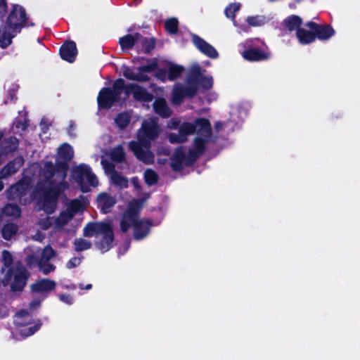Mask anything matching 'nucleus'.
I'll return each mask as SVG.
<instances>
[{
	"instance_id": "f257e3e1",
	"label": "nucleus",
	"mask_w": 360,
	"mask_h": 360,
	"mask_svg": "<svg viewBox=\"0 0 360 360\" xmlns=\"http://www.w3.org/2000/svg\"><path fill=\"white\" fill-rule=\"evenodd\" d=\"M196 132V138L194 141L195 148L187 153L183 148L177 149L174 155L172 167L175 170L180 169L184 165H191L195 159L203 151L205 145L211 137V126L206 119H198L194 124L190 122L183 123L178 133H171L168 135V139L171 143L185 142L188 136Z\"/></svg>"
},
{
	"instance_id": "f03ea898",
	"label": "nucleus",
	"mask_w": 360,
	"mask_h": 360,
	"mask_svg": "<svg viewBox=\"0 0 360 360\" xmlns=\"http://www.w3.org/2000/svg\"><path fill=\"white\" fill-rule=\"evenodd\" d=\"M53 165L49 163H46L42 169V176L49 184V190L44 195L42 209L49 214L55 211L58 195L68 186L65 180L66 165L62 164L57 172L53 173Z\"/></svg>"
},
{
	"instance_id": "7ed1b4c3",
	"label": "nucleus",
	"mask_w": 360,
	"mask_h": 360,
	"mask_svg": "<svg viewBox=\"0 0 360 360\" xmlns=\"http://www.w3.org/2000/svg\"><path fill=\"white\" fill-rule=\"evenodd\" d=\"M130 94L135 97L134 84L118 79L111 87L101 89L97 96L98 106L101 109H109L114 105H122L126 103Z\"/></svg>"
},
{
	"instance_id": "20e7f679",
	"label": "nucleus",
	"mask_w": 360,
	"mask_h": 360,
	"mask_svg": "<svg viewBox=\"0 0 360 360\" xmlns=\"http://www.w3.org/2000/svg\"><path fill=\"white\" fill-rule=\"evenodd\" d=\"M161 132L157 118L151 117L143 121L139 131L136 142V158L145 164H151L154 161V155L150 151L151 143Z\"/></svg>"
},
{
	"instance_id": "39448f33",
	"label": "nucleus",
	"mask_w": 360,
	"mask_h": 360,
	"mask_svg": "<svg viewBox=\"0 0 360 360\" xmlns=\"http://www.w3.org/2000/svg\"><path fill=\"white\" fill-rule=\"evenodd\" d=\"M192 77L188 79L186 86L181 84L175 85L172 93V103L179 104L182 102L184 96H193L200 86L204 89H209L213 85L212 76H204L199 65L192 67Z\"/></svg>"
},
{
	"instance_id": "423d86ee",
	"label": "nucleus",
	"mask_w": 360,
	"mask_h": 360,
	"mask_svg": "<svg viewBox=\"0 0 360 360\" xmlns=\"http://www.w3.org/2000/svg\"><path fill=\"white\" fill-rule=\"evenodd\" d=\"M1 262L3 264L1 271L4 272L8 269L2 281L3 285H11L13 291H22L29 277V273L26 269L21 265L10 268L13 264V258L11 253L6 250L2 251Z\"/></svg>"
},
{
	"instance_id": "0eeeda50",
	"label": "nucleus",
	"mask_w": 360,
	"mask_h": 360,
	"mask_svg": "<svg viewBox=\"0 0 360 360\" xmlns=\"http://www.w3.org/2000/svg\"><path fill=\"white\" fill-rule=\"evenodd\" d=\"M27 20L25 9L19 5H14L6 22L0 27V46L6 48L25 25Z\"/></svg>"
},
{
	"instance_id": "6e6552de",
	"label": "nucleus",
	"mask_w": 360,
	"mask_h": 360,
	"mask_svg": "<svg viewBox=\"0 0 360 360\" xmlns=\"http://www.w3.org/2000/svg\"><path fill=\"white\" fill-rule=\"evenodd\" d=\"M84 235L87 237L95 236L96 246L103 252H107L112 246L114 234L109 223H89L84 228Z\"/></svg>"
},
{
	"instance_id": "1a4fd4ad",
	"label": "nucleus",
	"mask_w": 360,
	"mask_h": 360,
	"mask_svg": "<svg viewBox=\"0 0 360 360\" xmlns=\"http://www.w3.org/2000/svg\"><path fill=\"white\" fill-rule=\"evenodd\" d=\"M56 256V252L50 245L27 252L25 261L30 267L37 266L44 274L53 272L56 267L49 262Z\"/></svg>"
},
{
	"instance_id": "9d476101",
	"label": "nucleus",
	"mask_w": 360,
	"mask_h": 360,
	"mask_svg": "<svg viewBox=\"0 0 360 360\" xmlns=\"http://www.w3.org/2000/svg\"><path fill=\"white\" fill-rule=\"evenodd\" d=\"M72 176L84 193L89 191L91 187L98 185L96 176L92 172L91 167L85 164L75 167L72 170Z\"/></svg>"
},
{
	"instance_id": "9b49d317",
	"label": "nucleus",
	"mask_w": 360,
	"mask_h": 360,
	"mask_svg": "<svg viewBox=\"0 0 360 360\" xmlns=\"http://www.w3.org/2000/svg\"><path fill=\"white\" fill-rule=\"evenodd\" d=\"M84 209V203L79 200H72L65 210L63 211L56 220V228L61 229L67 224L77 214L82 212Z\"/></svg>"
},
{
	"instance_id": "f8f14e48",
	"label": "nucleus",
	"mask_w": 360,
	"mask_h": 360,
	"mask_svg": "<svg viewBox=\"0 0 360 360\" xmlns=\"http://www.w3.org/2000/svg\"><path fill=\"white\" fill-rule=\"evenodd\" d=\"M30 190V179L25 178L15 184L10 186L6 191V197L9 200H19L22 203H27V200L24 198Z\"/></svg>"
},
{
	"instance_id": "ddd939ff",
	"label": "nucleus",
	"mask_w": 360,
	"mask_h": 360,
	"mask_svg": "<svg viewBox=\"0 0 360 360\" xmlns=\"http://www.w3.org/2000/svg\"><path fill=\"white\" fill-rule=\"evenodd\" d=\"M184 68L170 61H165L162 67L155 72V77L163 82L174 81L182 73Z\"/></svg>"
},
{
	"instance_id": "4468645a",
	"label": "nucleus",
	"mask_w": 360,
	"mask_h": 360,
	"mask_svg": "<svg viewBox=\"0 0 360 360\" xmlns=\"http://www.w3.org/2000/svg\"><path fill=\"white\" fill-rule=\"evenodd\" d=\"M120 224L123 233L135 229V205L133 202L129 203L127 210L123 212Z\"/></svg>"
},
{
	"instance_id": "2eb2a0df",
	"label": "nucleus",
	"mask_w": 360,
	"mask_h": 360,
	"mask_svg": "<svg viewBox=\"0 0 360 360\" xmlns=\"http://www.w3.org/2000/svg\"><path fill=\"white\" fill-rule=\"evenodd\" d=\"M192 41L195 47L203 54L211 58H217L218 52L211 44L205 41L203 39L195 34L192 35Z\"/></svg>"
},
{
	"instance_id": "dca6fc26",
	"label": "nucleus",
	"mask_w": 360,
	"mask_h": 360,
	"mask_svg": "<svg viewBox=\"0 0 360 360\" xmlns=\"http://www.w3.org/2000/svg\"><path fill=\"white\" fill-rule=\"evenodd\" d=\"M74 155L73 149L71 146L68 143H64L60 146L58 150V158L62 160L63 161H59L57 167H56L52 163L54 170L53 173L57 172V171L60 168V165L64 164L66 165V171L68 170V165L66 163L67 161L70 160ZM51 164V162H49Z\"/></svg>"
},
{
	"instance_id": "f3484780",
	"label": "nucleus",
	"mask_w": 360,
	"mask_h": 360,
	"mask_svg": "<svg viewBox=\"0 0 360 360\" xmlns=\"http://www.w3.org/2000/svg\"><path fill=\"white\" fill-rule=\"evenodd\" d=\"M158 63L156 59L147 60L146 63L139 67L136 72V80L146 81L148 79V74L157 70Z\"/></svg>"
},
{
	"instance_id": "a211bd4d",
	"label": "nucleus",
	"mask_w": 360,
	"mask_h": 360,
	"mask_svg": "<svg viewBox=\"0 0 360 360\" xmlns=\"http://www.w3.org/2000/svg\"><path fill=\"white\" fill-rule=\"evenodd\" d=\"M77 53L76 44L74 41H68L60 47V54L61 58L70 63L75 60Z\"/></svg>"
},
{
	"instance_id": "6ab92c4d",
	"label": "nucleus",
	"mask_w": 360,
	"mask_h": 360,
	"mask_svg": "<svg viewBox=\"0 0 360 360\" xmlns=\"http://www.w3.org/2000/svg\"><path fill=\"white\" fill-rule=\"evenodd\" d=\"M23 159L17 158L13 161L8 162L0 171V177L5 179L16 173L23 165Z\"/></svg>"
},
{
	"instance_id": "aec40b11",
	"label": "nucleus",
	"mask_w": 360,
	"mask_h": 360,
	"mask_svg": "<svg viewBox=\"0 0 360 360\" xmlns=\"http://www.w3.org/2000/svg\"><path fill=\"white\" fill-rule=\"evenodd\" d=\"M243 57L250 61H259L269 58L270 53L257 49L250 48L242 53Z\"/></svg>"
},
{
	"instance_id": "412c9836",
	"label": "nucleus",
	"mask_w": 360,
	"mask_h": 360,
	"mask_svg": "<svg viewBox=\"0 0 360 360\" xmlns=\"http://www.w3.org/2000/svg\"><path fill=\"white\" fill-rule=\"evenodd\" d=\"M20 294H0V317L5 318L9 314L12 301Z\"/></svg>"
},
{
	"instance_id": "4be33fe9",
	"label": "nucleus",
	"mask_w": 360,
	"mask_h": 360,
	"mask_svg": "<svg viewBox=\"0 0 360 360\" xmlns=\"http://www.w3.org/2000/svg\"><path fill=\"white\" fill-rule=\"evenodd\" d=\"M97 202L101 211L103 213H108L115 205L116 200L114 197L110 196L106 193H101L97 198Z\"/></svg>"
},
{
	"instance_id": "5701e85b",
	"label": "nucleus",
	"mask_w": 360,
	"mask_h": 360,
	"mask_svg": "<svg viewBox=\"0 0 360 360\" xmlns=\"http://www.w3.org/2000/svg\"><path fill=\"white\" fill-rule=\"evenodd\" d=\"M56 283L55 281L49 279H41L37 281L32 285V290L34 292H44L47 291H52L55 290Z\"/></svg>"
},
{
	"instance_id": "b1692460",
	"label": "nucleus",
	"mask_w": 360,
	"mask_h": 360,
	"mask_svg": "<svg viewBox=\"0 0 360 360\" xmlns=\"http://www.w3.org/2000/svg\"><path fill=\"white\" fill-rule=\"evenodd\" d=\"M152 223L148 219L136 217V240L144 238L150 232Z\"/></svg>"
},
{
	"instance_id": "393cba45",
	"label": "nucleus",
	"mask_w": 360,
	"mask_h": 360,
	"mask_svg": "<svg viewBox=\"0 0 360 360\" xmlns=\"http://www.w3.org/2000/svg\"><path fill=\"white\" fill-rule=\"evenodd\" d=\"M32 316L28 309L18 311L14 316V324L17 326H25L31 323Z\"/></svg>"
},
{
	"instance_id": "a878e982",
	"label": "nucleus",
	"mask_w": 360,
	"mask_h": 360,
	"mask_svg": "<svg viewBox=\"0 0 360 360\" xmlns=\"http://www.w3.org/2000/svg\"><path fill=\"white\" fill-rule=\"evenodd\" d=\"M18 146V139L15 137H11L8 140H4L1 143V151L0 152V165L1 164V155L8 154L15 150Z\"/></svg>"
},
{
	"instance_id": "bb28decb",
	"label": "nucleus",
	"mask_w": 360,
	"mask_h": 360,
	"mask_svg": "<svg viewBox=\"0 0 360 360\" xmlns=\"http://www.w3.org/2000/svg\"><path fill=\"white\" fill-rule=\"evenodd\" d=\"M153 107L155 112L162 117H168L171 115V110L167 106L165 100L163 98L155 100Z\"/></svg>"
},
{
	"instance_id": "cd10ccee",
	"label": "nucleus",
	"mask_w": 360,
	"mask_h": 360,
	"mask_svg": "<svg viewBox=\"0 0 360 360\" xmlns=\"http://www.w3.org/2000/svg\"><path fill=\"white\" fill-rule=\"evenodd\" d=\"M133 111L123 112L117 115L115 118V122L121 129L127 127L132 117Z\"/></svg>"
},
{
	"instance_id": "c85d7f7f",
	"label": "nucleus",
	"mask_w": 360,
	"mask_h": 360,
	"mask_svg": "<svg viewBox=\"0 0 360 360\" xmlns=\"http://www.w3.org/2000/svg\"><path fill=\"white\" fill-rule=\"evenodd\" d=\"M299 41L302 44H307L314 41L315 34L312 32L307 31L304 29H299L296 32Z\"/></svg>"
},
{
	"instance_id": "c756f323",
	"label": "nucleus",
	"mask_w": 360,
	"mask_h": 360,
	"mask_svg": "<svg viewBox=\"0 0 360 360\" xmlns=\"http://www.w3.org/2000/svg\"><path fill=\"white\" fill-rule=\"evenodd\" d=\"M284 23L286 28L289 31L291 32L296 30L297 32V30L300 29V27L302 24V20L297 15H292L286 18L284 21Z\"/></svg>"
},
{
	"instance_id": "7c9ffc66",
	"label": "nucleus",
	"mask_w": 360,
	"mask_h": 360,
	"mask_svg": "<svg viewBox=\"0 0 360 360\" xmlns=\"http://www.w3.org/2000/svg\"><path fill=\"white\" fill-rule=\"evenodd\" d=\"M136 44H141L144 52H150L155 47V40L153 38H144L138 37L136 34Z\"/></svg>"
},
{
	"instance_id": "2f4dec72",
	"label": "nucleus",
	"mask_w": 360,
	"mask_h": 360,
	"mask_svg": "<svg viewBox=\"0 0 360 360\" xmlns=\"http://www.w3.org/2000/svg\"><path fill=\"white\" fill-rule=\"evenodd\" d=\"M119 43L122 49L124 51H127L134 46L135 38L132 34H129L120 38Z\"/></svg>"
},
{
	"instance_id": "473e14b6",
	"label": "nucleus",
	"mask_w": 360,
	"mask_h": 360,
	"mask_svg": "<svg viewBox=\"0 0 360 360\" xmlns=\"http://www.w3.org/2000/svg\"><path fill=\"white\" fill-rule=\"evenodd\" d=\"M2 213L13 218H18L20 216L21 210L17 205L9 203L4 207Z\"/></svg>"
},
{
	"instance_id": "72a5a7b5",
	"label": "nucleus",
	"mask_w": 360,
	"mask_h": 360,
	"mask_svg": "<svg viewBox=\"0 0 360 360\" xmlns=\"http://www.w3.org/2000/svg\"><path fill=\"white\" fill-rule=\"evenodd\" d=\"M18 231V226L15 224H6L1 231L2 236L4 239L8 240L16 234Z\"/></svg>"
},
{
	"instance_id": "f704fd0d",
	"label": "nucleus",
	"mask_w": 360,
	"mask_h": 360,
	"mask_svg": "<svg viewBox=\"0 0 360 360\" xmlns=\"http://www.w3.org/2000/svg\"><path fill=\"white\" fill-rule=\"evenodd\" d=\"M149 193L143 191L136 184V210L141 207L145 202L149 198Z\"/></svg>"
},
{
	"instance_id": "c9c22d12",
	"label": "nucleus",
	"mask_w": 360,
	"mask_h": 360,
	"mask_svg": "<svg viewBox=\"0 0 360 360\" xmlns=\"http://www.w3.org/2000/svg\"><path fill=\"white\" fill-rule=\"evenodd\" d=\"M320 40H326L334 34V30L330 27H321L315 33Z\"/></svg>"
},
{
	"instance_id": "e433bc0d",
	"label": "nucleus",
	"mask_w": 360,
	"mask_h": 360,
	"mask_svg": "<svg viewBox=\"0 0 360 360\" xmlns=\"http://www.w3.org/2000/svg\"><path fill=\"white\" fill-rule=\"evenodd\" d=\"M110 179L114 184L121 188H124L127 186V179L117 172L112 173V175L110 176Z\"/></svg>"
},
{
	"instance_id": "4c0bfd02",
	"label": "nucleus",
	"mask_w": 360,
	"mask_h": 360,
	"mask_svg": "<svg viewBox=\"0 0 360 360\" xmlns=\"http://www.w3.org/2000/svg\"><path fill=\"white\" fill-rule=\"evenodd\" d=\"M75 250L77 252H81L88 250L91 248V243L89 240L83 238H77L74 242Z\"/></svg>"
},
{
	"instance_id": "58836bf2",
	"label": "nucleus",
	"mask_w": 360,
	"mask_h": 360,
	"mask_svg": "<svg viewBox=\"0 0 360 360\" xmlns=\"http://www.w3.org/2000/svg\"><path fill=\"white\" fill-rule=\"evenodd\" d=\"M120 72L126 79L132 81L131 83L135 85L134 82L135 80V72L133 67H129L123 65L120 68Z\"/></svg>"
},
{
	"instance_id": "ea45409f",
	"label": "nucleus",
	"mask_w": 360,
	"mask_h": 360,
	"mask_svg": "<svg viewBox=\"0 0 360 360\" xmlns=\"http://www.w3.org/2000/svg\"><path fill=\"white\" fill-rule=\"evenodd\" d=\"M246 21L251 26H262L267 22V20L264 16L257 15L248 17Z\"/></svg>"
},
{
	"instance_id": "a19ab883",
	"label": "nucleus",
	"mask_w": 360,
	"mask_h": 360,
	"mask_svg": "<svg viewBox=\"0 0 360 360\" xmlns=\"http://www.w3.org/2000/svg\"><path fill=\"white\" fill-rule=\"evenodd\" d=\"M144 179L148 185H153L158 181V174L153 170L148 169L144 173Z\"/></svg>"
},
{
	"instance_id": "79ce46f5",
	"label": "nucleus",
	"mask_w": 360,
	"mask_h": 360,
	"mask_svg": "<svg viewBox=\"0 0 360 360\" xmlns=\"http://www.w3.org/2000/svg\"><path fill=\"white\" fill-rule=\"evenodd\" d=\"M111 158L116 162H122L124 158V153L121 146L115 148L110 153Z\"/></svg>"
},
{
	"instance_id": "37998d69",
	"label": "nucleus",
	"mask_w": 360,
	"mask_h": 360,
	"mask_svg": "<svg viewBox=\"0 0 360 360\" xmlns=\"http://www.w3.org/2000/svg\"><path fill=\"white\" fill-rule=\"evenodd\" d=\"M240 8V4H231L225 10V14L227 18L234 19L235 13L239 11Z\"/></svg>"
},
{
	"instance_id": "c03bdc74",
	"label": "nucleus",
	"mask_w": 360,
	"mask_h": 360,
	"mask_svg": "<svg viewBox=\"0 0 360 360\" xmlns=\"http://www.w3.org/2000/svg\"><path fill=\"white\" fill-rule=\"evenodd\" d=\"M178 21L176 18H170L165 22L166 30L172 34L176 33Z\"/></svg>"
},
{
	"instance_id": "a18cd8bd",
	"label": "nucleus",
	"mask_w": 360,
	"mask_h": 360,
	"mask_svg": "<svg viewBox=\"0 0 360 360\" xmlns=\"http://www.w3.org/2000/svg\"><path fill=\"white\" fill-rule=\"evenodd\" d=\"M136 100L137 99H141L145 101H151L152 100V96L151 94L147 93L143 89L140 87L139 86L136 85Z\"/></svg>"
},
{
	"instance_id": "49530a36",
	"label": "nucleus",
	"mask_w": 360,
	"mask_h": 360,
	"mask_svg": "<svg viewBox=\"0 0 360 360\" xmlns=\"http://www.w3.org/2000/svg\"><path fill=\"white\" fill-rule=\"evenodd\" d=\"M101 165L103 166V169L105 170V172L109 174L110 176L112 175V173L117 172L115 170L114 165L109 160L102 158Z\"/></svg>"
},
{
	"instance_id": "de8ad7c7",
	"label": "nucleus",
	"mask_w": 360,
	"mask_h": 360,
	"mask_svg": "<svg viewBox=\"0 0 360 360\" xmlns=\"http://www.w3.org/2000/svg\"><path fill=\"white\" fill-rule=\"evenodd\" d=\"M46 298V296L33 299L28 304L29 310L31 311L38 309L41 304L42 301Z\"/></svg>"
},
{
	"instance_id": "09e8293b",
	"label": "nucleus",
	"mask_w": 360,
	"mask_h": 360,
	"mask_svg": "<svg viewBox=\"0 0 360 360\" xmlns=\"http://www.w3.org/2000/svg\"><path fill=\"white\" fill-rule=\"evenodd\" d=\"M38 224L41 229L43 230H47L51 227L52 221L50 217H46L44 219H40Z\"/></svg>"
},
{
	"instance_id": "8fccbe9b",
	"label": "nucleus",
	"mask_w": 360,
	"mask_h": 360,
	"mask_svg": "<svg viewBox=\"0 0 360 360\" xmlns=\"http://www.w3.org/2000/svg\"><path fill=\"white\" fill-rule=\"evenodd\" d=\"M41 322L39 320L33 326L28 328L26 336H30L34 334L41 326Z\"/></svg>"
},
{
	"instance_id": "3c124183",
	"label": "nucleus",
	"mask_w": 360,
	"mask_h": 360,
	"mask_svg": "<svg viewBox=\"0 0 360 360\" xmlns=\"http://www.w3.org/2000/svg\"><path fill=\"white\" fill-rule=\"evenodd\" d=\"M59 300L68 304H71L73 302V299L70 294H60Z\"/></svg>"
},
{
	"instance_id": "603ef678",
	"label": "nucleus",
	"mask_w": 360,
	"mask_h": 360,
	"mask_svg": "<svg viewBox=\"0 0 360 360\" xmlns=\"http://www.w3.org/2000/svg\"><path fill=\"white\" fill-rule=\"evenodd\" d=\"M81 259L79 258L73 257L68 262L66 266L68 269H72L79 265Z\"/></svg>"
},
{
	"instance_id": "864d4df0",
	"label": "nucleus",
	"mask_w": 360,
	"mask_h": 360,
	"mask_svg": "<svg viewBox=\"0 0 360 360\" xmlns=\"http://www.w3.org/2000/svg\"><path fill=\"white\" fill-rule=\"evenodd\" d=\"M7 11V4L6 0H0V18L4 16Z\"/></svg>"
},
{
	"instance_id": "5fc2aeb1",
	"label": "nucleus",
	"mask_w": 360,
	"mask_h": 360,
	"mask_svg": "<svg viewBox=\"0 0 360 360\" xmlns=\"http://www.w3.org/2000/svg\"><path fill=\"white\" fill-rule=\"evenodd\" d=\"M179 125V121L175 119H172L167 122V127L169 129H176Z\"/></svg>"
},
{
	"instance_id": "6e6d98bb",
	"label": "nucleus",
	"mask_w": 360,
	"mask_h": 360,
	"mask_svg": "<svg viewBox=\"0 0 360 360\" xmlns=\"http://www.w3.org/2000/svg\"><path fill=\"white\" fill-rule=\"evenodd\" d=\"M307 26L311 30H312L314 32V34L316 32V30H318L320 27V26H319L317 24L313 22H308L307 24Z\"/></svg>"
},
{
	"instance_id": "4d7b16f0",
	"label": "nucleus",
	"mask_w": 360,
	"mask_h": 360,
	"mask_svg": "<svg viewBox=\"0 0 360 360\" xmlns=\"http://www.w3.org/2000/svg\"><path fill=\"white\" fill-rule=\"evenodd\" d=\"M32 238L36 241H42L45 238V236L44 234L38 232L35 235H34Z\"/></svg>"
},
{
	"instance_id": "13d9d810",
	"label": "nucleus",
	"mask_w": 360,
	"mask_h": 360,
	"mask_svg": "<svg viewBox=\"0 0 360 360\" xmlns=\"http://www.w3.org/2000/svg\"><path fill=\"white\" fill-rule=\"evenodd\" d=\"M91 284H86V285H83L82 284L79 285V289L81 290H89L91 289Z\"/></svg>"
},
{
	"instance_id": "bf43d9fd",
	"label": "nucleus",
	"mask_w": 360,
	"mask_h": 360,
	"mask_svg": "<svg viewBox=\"0 0 360 360\" xmlns=\"http://www.w3.org/2000/svg\"><path fill=\"white\" fill-rule=\"evenodd\" d=\"M129 148L135 153V141H132L130 142Z\"/></svg>"
},
{
	"instance_id": "052dcab7",
	"label": "nucleus",
	"mask_w": 360,
	"mask_h": 360,
	"mask_svg": "<svg viewBox=\"0 0 360 360\" xmlns=\"http://www.w3.org/2000/svg\"><path fill=\"white\" fill-rule=\"evenodd\" d=\"M214 127L217 130H219L223 127V124L220 122H218L215 124Z\"/></svg>"
},
{
	"instance_id": "680f3d73",
	"label": "nucleus",
	"mask_w": 360,
	"mask_h": 360,
	"mask_svg": "<svg viewBox=\"0 0 360 360\" xmlns=\"http://www.w3.org/2000/svg\"><path fill=\"white\" fill-rule=\"evenodd\" d=\"M2 179H5L4 177H0V191L4 188V183L1 181Z\"/></svg>"
},
{
	"instance_id": "e2e57ef3",
	"label": "nucleus",
	"mask_w": 360,
	"mask_h": 360,
	"mask_svg": "<svg viewBox=\"0 0 360 360\" xmlns=\"http://www.w3.org/2000/svg\"><path fill=\"white\" fill-rule=\"evenodd\" d=\"M164 153H165V155H169V151H168V150H166L164 152Z\"/></svg>"
},
{
	"instance_id": "0e129e2a",
	"label": "nucleus",
	"mask_w": 360,
	"mask_h": 360,
	"mask_svg": "<svg viewBox=\"0 0 360 360\" xmlns=\"http://www.w3.org/2000/svg\"><path fill=\"white\" fill-rule=\"evenodd\" d=\"M44 122H45V120H44V119H43V120H41V126H43V124H44Z\"/></svg>"
},
{
	"instance_id": "69168bd1",
	"label": "nucleus",
	"mask_w": 360,
	"mask_h": 360,
	"mask_svg": "<svg viewBox=\"0 0 360 360\" xmlns=\"http://www.w3.org/2000/svg\"><path fill=\"white\" fill-rule=\"evenodd\" d=\"M41 295H42L41 297H43V296H46V295H48V293H46V295L45 294H41Z\"/></svg>"
},
{
	"instance_id": "338daca9",
	"label": "nucleus",
	"mask_w": 360,
	"mask_h": 360,
	"mask_svg": "<svg viewBox=\"0 0 360 360\" xmlns=\"http://www.w3.org/2000/svg\"><path fill=\"white\" fill-rule=\"evenodd\" d=\"M249 42H250V41H246V42H245V44H246L248 46H249V45H248V43H249Z\"/></svg>"
},
{
	"instance_id": "774afa93",
	"label": "nucleus",
	"mask_w": 360,
	"mask_h": 360,
	"mask_svg": "<svg viewBox=\"0 0 360 360\" xmlns=\"http://www.w3.org/2000/svg\"><path fill=\"white\" fill-rule=\"evenodd\" d=\"M32 200V198L30 197V199L28 200V201H31Z\"/></svg>"
}]
</instances>
